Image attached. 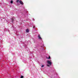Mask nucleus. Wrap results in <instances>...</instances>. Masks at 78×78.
I'll return each mask as SVG.
<instances>
[{"instance_id": "nucleus-1", "label": "nucleus", "mask_w": 78, "mask_h": 78, "mask_svg": "<svg viewBox=\"0 0 78 78\" xmlns=\"http://www.w3.org/2000/svg\"><path fill=\"white\" fill-rule=\"evenodd\" d=\"M47 62L49 65H51V64H52L51 62L50 61H48Z\"/></svg>"}, {"instance_id": "nucleus-2", "label": "nucleus", "mask_w": 78, "mask_h": 78, "mask_svg": "<svg viewBox=\"0 0 78 78\" xmlns=\"http://www.w3.org/2000/svg\"><path fill=\"white\" fill-rule=\"evenodd\" d=\"M38 39H41V40H42V38H41V36H40V34H38Z\"/></svg>"}, {"instance_id": "nucleus-3", "label": "nucleus", "mask_w": 78, "mask_h": 78, "mask_svg": "<svg viewBox=\"0 0 78 78\" xmlns=\"http://www.w3.org/2000/svg\"><path fill=\"white\" fill-rule=\"evenodd\" d=\"M21 5H23V2L22 1H19Z\"/></svg>"}, {"instance_id": "nucleus-4", "label": "nucleus", "mask_w": 78, "mask_h": 78, "mask_svg": "<svg viewBox=\"0 0 78 78\" xmlns=\"http://www.w3.org/2000/svg\"><path fill=\"white\" fill-rule=\"evenodd\" d=\"M26 33H28L29 32V30L28 29H26Z\"/></svg>"}, {"instance_id": "nucleus-5", "label": "nucleus", "mask_w": 78, "mask_h": 78, "mask_svg": "<svg viewBox=\"0 0 78 78\" xmlns=\"http://www.w3.org/2000/svg\"><path fill=\"white\" fill-rule=\"evenodd\" d=\"M13 21H14V19L12 18V20H11V22H13Z\"/></svg>"}, {"instance_id": "nucleus-6", "label": "nucleus", "mask_w": 78, "mask_h": 78, "mask_svg": "<svg viewBox=\"0 0 78 78\" xmlns=\"http://www.w3.org/2000/svg\"><path fill=\"white\" fill-rule=\"evenodd\" d=\"M46 58L47 59H51V58H50V56H49L48 58L46 57Z\"/></svg>"}, {"instance_id": "nucleus-7", "label": "nucleus", "mask_w": 78, "mask_h": 78, "mask_svg": "<svg viewBox=\"0 0 78 78\" xmlns=\"http://www.w3.org/2000/svg\"><path fill=\"white\" fill-rule=\"evenodd\" d=\"M11 3H12H12H13V1H12V0L11 1Z\"/></svg>"}, {"instance_id": "nucleus-8", "label": "nucleus", "mask_w": 78, "mask_h": 78, "mask_svg": "<svg viewBox=\"0 0 78 78\" xmlns=\"http://www.w3.org/2000/svg\"><path fill=\"white\" fill-rule=\"evenodd\" d=\"M19 2V0H17L16 1V3H18Z\"/></svg>"}, {"instance_id": "nucleus-9", "label": "nucleus", "mask_w": 78, "mask_h": 78, "mask_svg": "<svg viewBox=\"0 0 78 78\" xmlns=\"http://www.w3.org/2000/svg\"><path fill=\"white\" fill-rule=\"evenodd\" d=\"M46 65L48 66V67H50V65H49L48 64H47Z\"/></svg>"}, {"instance_id": "nucleus-10", "label": "nucleus", "mask_w": 78, "mask_h": 78, "mask_svg": "<svg viewBox=\"0 0 78 78\" xmlns=\"http://www.w3.org/2000/svg\"><path fill=\"white\" fill-rule=\"evenodd\" d=\"M44 67V65H42V66H41V67H42V68Z\"/></svg>"}, {"instance_id": "nucleus-11", "label": "nucleus", "mask_w": 78, "mask_h": 78, "mask_svg": "<svg viewBox=\"0 0 78 78\" xmlns=\"http://www.w3.org/2000/svg\"><path fill=\"white\" fill-rule=\"evenodd\" d=\"M21 78H23V76H21Z\"/></svg>"}, {"instance_id": "nucleus-12", "label": "nucleus", "mask_w": 78, "mask_h": 78, "mask_svg": "<svg viewBox=\"0 0 78 78\" xmlns=\"http://www.w3.org/2000/svg\"><path fill=\"white\" fill-rule=\"evenodd\" d=\"M34 28H35V27L34 26Z\"/></svg>"}]
</instances>
